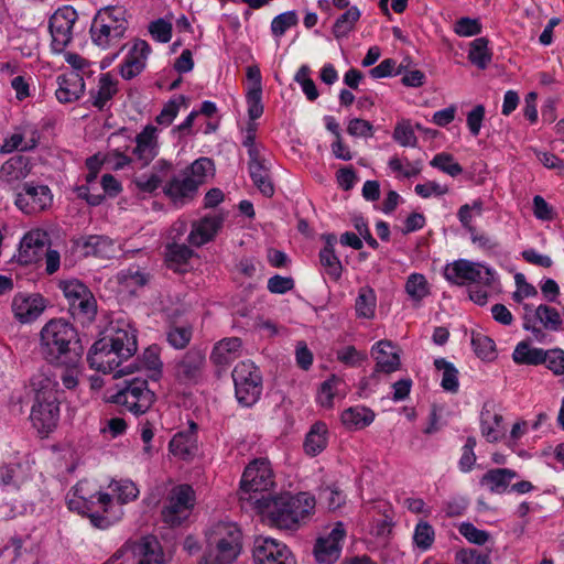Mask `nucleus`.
<instances>
[{
  "label": "nucleus",
  "mask_w": 564,
  "mask_h": 564,
  "mask_svg": "<svg viewBox=\"0 0 564 564\" xmlns=\"http://www.w3.org/2000/svg\"><path fill=\"white\" fill-rule=\"evenodd\" d=\"M138 350L137 330L129 324L112 327L106 335L94 343L88 351L90 368L104 373L113 372L120 378L130 372L129 367H121Z\"/></svg>",
  "instance_id": "f257e3e1"
},
{
  "label": "nucleus",
  "mask_w": 564,
  "mask_h": 564,
  "mask_svg": "<svg viewBox=\"0 0 564 564\" xmlns=\"http://www.w3.org/2000/svg\"><path fill=\"white\" fill-rule=\"evenodd\" d=\"M256 510L263 514L272 525L279 529L296 530L312 514L315 498L307 492L291 495L281 494L275 497L261 496L253 500Z\"/></svg>",
  "instance_id": "f03ea898"
},
{
  "label": "nucleus",
  "mask_w": 564,
  "mask_h": 564,
  "mask_svg": "<svg viewBox=\"0 0 564 564\" xmlns=\"http://www.w3.org/2000/svg\"><path fill=\"white\" fill-rule=\"evenodd\" d=\"M40 347L48 364L80 362L85 350L77 329L63 318H53L42 327Z\"/></svg>",
  "instance_id": "7ed1b4c3"
},
{
  "label": "nucleus",
  "mask_w": 564,
  "mask_h": 564,
  "mask_svg": "<svg viewBox=\"0 0 564 564\" xmlns=\"http://www.w3.org/2000/svg\"><path fill=\"white\" fill-rule=\"evenodd\" d=\"M31 388L34 402L30 420L37 432L46 436L59 420L58 382L44 372H37L31 378Z\"/></svg>",
  "instance_id": "20e7f679"
},
{
  "label": "nucleus",
  "mask_w": 564,
  "mask_h": 564,
  "mask_svg": "<svg viewBox=\"0 0 564 564\" xmlns=\"http://www.w3.org/2000/svg\"><path fill=\"white\" fill-rule=\"evenodd\" d=\"M242 550V532L236 523L217 522L206 532V551L198 564H232Z\"/></svg>",
  "instance_id": "39448f33"
},
{
  "label": "nucleus",
  "mask_w": 564,
  "mask_h": 564,
  "mask_svg": "<svg viewBox=\"0 0 564 564\" xmlns=\"http://www.w3.org/2000/svg\"><path fill=\"white\" fill-rule=\"evenodd\" d=\"M274 474L271 464L265 458L252 460L246 468L240 481V500L248 502L256 509V502L261 496L272 497Z\"/></svg>",
  "instance_id": "423d86ee"
},
{
  "label": "nucleus",
  "mask_w": 564,
  "mask_h": 564,
  "mask_svg": "<svg viewBox=\"0 0 564 564\" xmlns=\"http://www.w3.org/2000/svg\"><path fill=\"white\" fill-rule=\"evenodd\" d=\"M110 401L134 415H141L154 403L155 393L149 388L148 379L138 376L126 379Z\"/></svg>",
  "instance_id": "0eeeda50"
},
{
  "label": "nucleus",
  "mask_w": 564,
  "mask_h": 564,
  "mask_svg": "<svg viewBox=\"0 0 564 564\" xmlns=\"http://www.w3.org/2000/svg\"><path fill=\"white\" fill-rule=\"evenodd\" d=\"M59 288L68 302V311L74 319L85 324L97 313V303L90 290L79 280L62 281Z\"/></svg>",
  "instance_id": "6e6552de"
},
{
  "label": "nucleus",
  "mask_w": 564,
  "mask_h": 564,
  "mask_svg": "<svg viewBox=\"0 0 564 564\" xmlns=\"http://www.w3.org/2000/svg\"><path fill=\"white\" fill-rule=\"evenodd\" d=\"M523 328L531 332L533 338L543 343L546 338L545 330L558 332L562 329V317L560 312L550 305L540 304L533 308L531 304H523Z\"/></svg>",
  "instance_id": "1a4fd4ad"
},
{
  "label": "nucleus",
  "mask_w": 564,
  "mask_h": 564,
  "mask_svg": "<svg viewBox=\"0 0 564 564\" xmlns=\"http://www.w3.org/2000/svg\"><path fill=\"white\" fill-rule=\"evenodd\" d=\"M231 376L238 402L245 406L254 404L262 391V377L254 364L251 361L238 362Z\"/></svg>",
  "instance_id": "9d476101"
},
{
  "label": "nucleus",
  "mask_w": 564,
  "mask_h": 564,
  "mask_svg": "<svg viewBox=\"0 0 564 564\" xmlns=\"http://www.w3.org/2000/svg\"><path fill=\"white\" fill-rule=\"evenodd\" d=\"M195 501L192 486L185 484L173 487L161 511L163 522L172 528L181 525L189 517Z\"/></svg>",
  "instance_id": "9b49d317"
},
{
  "label": "nucleus",
  "mask_w": 564,
  "mask_h": 564,
  "mask_svg": "<svg viewBox=\"0 0 564 564\" xmlns=\"http://www.w3.org/2000/svg\"><path fill=\"white\" fill-rule=\"evenodd\" d=\"M444 276L448 282L456 285L476 283L482 286H491L494 270L480 262L459 259L446 264Z\"/></svg>",
  "instance_id": "f8f14e48"
},
{
  "label": "nucleus",
  "mask_w": 564,
  "mask_h": 564,
  "mask_svg": "<svg viewBox=\"0 0 564 564\" xmlns=\"http://www.w3.org/2000/svg\"><path fill=\"white\" fill-rule=\"evenodd\" d=\"M53 195L47 185L25 182L15 193L14 204L24 214L32 215L52 205Z\"/></svg>",
  "instance_id": "ddd939ff"
},
{
  "label": "nucleus",
  "mask_w": 564,
  "mask_h": 564,
  "mask_svg": "<svg viewBox=\"0 0 564 564\" xmlns=\"http://www.w3.org/2000/svg\"><path fill=\"white\" fill-rule=\"evenodd\" d=\"M206 352L198 347L188 349L174 365V377L182 384H197L206 370Z\"/></svg>",
  "instance_id": "4468645a"
},
{
  "label": "nucleus",
  "mask_w": 564,
  "mask_h": 564,
  "mask_svg": "<svg viewBox=\"0 0 564 564\" xmlns=\"http://www.w3.org/2000/svg\"><path fill=\"white\" fill-rule=\"evenodd\" d=\"M78 15L75 9L65 6L56 10L50 18L48 29L52 35V48L61 53L73 39V26Z\"/></svg>",
  "instance_id": "2eb2a0df"
},
{
  "label": "nucleus",
  "mask_w": 564,
  "mask_h": 564,
  "mask_svg": "<svg viewBox=\"0 0 564 564\" xmlns=\"http://www.w3.org/2000/svg\"><path fill=\"white\" fill-rule=\"evenodd\" d=\"M253 560L256 564H294L289 547L272 538H258L253 547Z\"/></svg>",
  "instance_id": "dca6fc26"
},
{
  "label": "nucleus",
  "mask_w": 564,
  "mask_h": 564,
  "mask_svg": "<svg viewBox=\"0 0 564 564\" xmlns=\"http://www.w3.org/2000/svg\"><path fill=\"white\" fill-rule=\"evenodd\" d=\"M14 317L23 324L37 319L46 308L45 299L39 293H18L12 300Z\"/></svg>",
  "instance_id": "f3484780"
},
{
  "label": "nucleus",
  "mask_w": 564,
  "mask_h": 564,
  "mask_svg": "<svg viewBox=\"0 0 564 564\" xmlns=\"http://www.w3.org/2000/svg\"><path fill=\"white\" fill-rule=\"evenodd\" d=\"M134 164L139 167L148 166L159 154L158 129L147 126L135 135V145L131 151Z\"/></svg>",
  "instance_id": "a211bd4d"
},
{
  "label": "nucleus",
  "mask_w": 564,
  "mask_h": 564,
  "mask_svg": "<svg viewBox=\"0 0 564 564\" xmlns=\"http://www.w3.org/2000/svg\"><path fill=\"white\" fill-rule=\"evenodd\" d=\"M344 538L345 530L341 523H337L327 536L318 538L314 546L316 561L321 564H333L336 562L340 556V543Z\"/></svg>",
  "instance_id": "6ab92c4d"
},
{
  "label": "nucleus",
  "mask_w": 564,
  "mask_h": 564,
  "mask_svg": "<svg viewBox=\"0 0 564 564\" xmlns=\"http://www.w3.org/2000/svg\"><path fill=\"white\" fill-rule=\"evenodd\" d=\"M84 499L85 509L83 514L87 516L95 528L107 529L111 522L105 516L112 505V498L107 492L98 491L88 498L84 495L78 496Z\"/></svg>",
  "instance_id": "aec40b11"
},
{
  "label": "nucleus",
  "mask_w": 564,
  "mask_h": 564,
  "mask_svg": "<svg viewBox=\"0 0 564 564\" xmlns=\"http://www.w3.org/2000/svg\"><path fill=\"white\" fill-rule=\"evenodd\" d=\"M151 47L144 40H138L127 54L124 61L119 66V73L126 80H130L140 75L145 66Z\"/></svg>",
  "instance_id": "412c9836"
},
{
  "label": "nucleus",
  "mask_w": 564,
  "mask_h": 564,
  "mask_svg": "<svg viewBox=\"0 0 564 564\" xmlns=\"http://www.w3.org/2000/svg\"><path fill=\"white\" fill-rule=\"evenodd\" d=\"M32 167L30 158L21 154L13 155L0 166V183L13 188L30 175Z\"/></svg>",
  "instance_id": "4be33fe9"
},
{
  "label": "nucleus",
  "mask_w": 564,
  "mask_h": 564,
  "mask_svg": "<svg viewBox=\"0 0 564 564\" xmlns=\"http://www.w3.org/2000/svg\"><path fill=\"white\" fill-rule=\"evenodd\" d=\"M247 78L251 83L247 94L246 101L248 106V116L250 120L259 119L263 113L262 105V76L257 65L247 67Z\"/></svg>",
  "instance_id": "5701e85b"
},
{
  "label": "nucleus",
  "mask_w": 564,
  "mask_h": 564,
  "mask_svg": "<svg viewBox=\"0 0 564 564\" xmlns=\"http://www.w3.org/2000/svg\"><path fill=\"white\" fill-rule=\"evenodd\" d=\"M248 172L253 185L264 197L270 198L274 195L270 164L264 156L248 160Z\"/></svg>",
  "instance_id": "b1692460"
},
{
  "label": "nucleus",
  "mask_w": 564,
  "mask_h": 564,
  "mask_svg": "<svg viewBox=\"0 0 564 564\" xmlns=\"http://www.w3.org/2000/svg\"><path fill=\"white\" fill-rule=\"evenodd\" d=\"M58 88L55 91L59 102L67 104L80 98L85 90V82L78 72H69L57 77Z\"/></svg>",
  "instance_id": "393cba45"
},
{
  "label": "nucleus",
  "mask_w": 564,
  "mask_h": 564,
  "mask_svg": "<svg viewBox=\"0 0 564 564\" xmlns=\"http://www.w3.org/2000/svg\"><path fill=\"white\" fill-rule=\"evenodd\" d=\"M224 218L218 215L205 216L198 221L193 223L188 235V242L194 247H200L214 239L223 225Z\"/></svg>",
  "instance_id": "a878e982"
},
{
  "label": "nucleus",
  "mask_w": 564,
  "mask_h": 564,
  "mask_svg": "<svg viewBox=\"0 0 564 564\" xmlns=\"http://www.w3.org/2000/svg\"><path fill=\"white\" fill-rule=\"evenodd\" d=\"M198 186L184 174L182 176L172 177L164 187L165 195L176 206H183L191 202L197 194Z\"/></svg>",
  "instance_id": "bb28decb"
},
{
  "label": "nucleus",
  "mask_w": 564,
  "mask_h": 564,
  "mask_svg": "<svg viewBox=\"0 0 564 564\" xmlns=\"http://www.w3.org/2000/svg\"><path fill=\"white\" fill-rule=\"evenodd\" d=\"M376 372L391 373L401 366L400 356L390 340H380L371 349Z\"/></svg>",
  "instance_id": "cd10ccee"
},
{
  "label": "nucleus",
  "mask_w": 564,
  "mask_h": 564,
  "mask_svg": "<svg viewBox=\"0 0 564 564\" xmlns=\"http://www.w3.org/2000/svg\"><path fill=\"white\" fill-rule=\"evenodd\" d=\"M118 80L110 73L101 74L96 89L89 91L91 105L99 111L109 107V102L118 93Z\"/></svg>",
  "instance_id": "c85d7f7f"
},
{
  "label": "nucleus",
  "mask_w": 564,
  "mask_h": 564,
  "mask_svg": "<svg viewBox=\"0 0 564 564\" xmlns=\"http://www.w3.org/2000/svg\"><path fill=\"white\" fill-rule=\"evenodd\" d=\"M82 248L86 257L112 259L118 253L116 241L104 235H90L83 238Z\"/></svg>",
  "instance_id": "c756f323"
},
{
  "label": "nucleus",
  "mask_w": 564,
  "mask_h": 564,
  "mask_svg": "<svg viewBox=\"0 0 564 564\" xmlns=\"http://www.w3.org/2000/svg\"><path fill=\"white\" fill-rule=\"evenodd\" d=\"M46 250L45 241L39 231H30L22 238L19 247V262L32 264L37 262Z\"/></svg>",
  "instance_id": "7c9ffc66"
},
{
  "label": "nucleus",
  "mask_w": 564,
  "mask_h": 564,
  "mask_svg": "<svg viewBox=\"0 0 564 564\" xmlns=\"http://www.w3.org/2000/svg\"><path fill=\"white\" fill-rule=\"evenodd\" d=\"M518 474L509 468H492L486 471L479 479V485L488 489L491 494H503L509 487L512 479Z\"/></svg>",
  "instance_id": "2f4dec72"
},
{
  "label": "nucleus",
  "mask_w": 564,
  "mask_h": 564,
  "mask_svg": "<svg viewBox=\"0 0 564 564\" xmlns=\"http://www.w3.org/2000/svg\"><path fill=\"white\" fill-rule=\"evenodd\" d=\"M133 553L140 556L139 564H165L161 544L152 535L143 536L134 543Z\"/></svg>",
  "instance_id": "473e14b6"
},
{
  "label": "nucleus",
  "mask_w": 564,
  "mask_h": 564,
  "mask_svg": "<svg viewBox=\"0 0 564 564\" xmlns=\"http://www.w3.org/2000/svg\"><path fill=\"white\" fill-rule=\"evenodd\" d=\"M194 251L184 243L171 242L165 247V262L169 269L176 273L187 271L189 259Z\"/></svg>",
  "instance_id": "72a5a7b5"
},
{
  "label": "nucleus",
  "mask_w": 564,
  "mask_h": 564,
  "mask_svg": "<svg viewBox=\"0 0 564 564\" xmlns=\"http://www.w3.org/2000/svg\"><path fill=\"white\" fill-rule=\"evenodd\" d=\"M241 345L238 337L224 338L214 346L210 360L217 366H227L238 357Z\"/></svg>",
  "instance_id": "f704fd0d"
},
{
  "label": "nucleus",
  "mask_w": 564,
  "mask_h": 564,
  "mask_svg": "<svg viewBox=\"0 0 564 564\" xmlns=\"http://www.w3.org/2000/svg\"><path fill=\"white\" fill-rule=\"evenodd\" d=\"M335 242L336 237L334 235H329L326 237V243L324 248L319 251V262L324 268L326 274L334 281H337L341 276L343 265L338 257L335 254Z\"/></svg>",
  "instance_id": "c9c22d12"
},
{
  "label": "nucleus",
  "mask_w": 564,
  "mask_h": 564,
  "mask_svg": "<svg viewBox=\"0 0 564 564\" xmlns=\"http://www.w3.org/2000/svg\"><path fill=\"white\" fill-rule=\"evenodd\" d=\"M93 42L102 50L117 45L122 36V29L109 28L108 24H100L93 21L90 26Z\"/></svg>",
  "instance_id": "e433bc0d"
},
{
  "label": "nucleus",
  "mask_w": 564,
  "mask_h": 564,
  "mask_svg": "<svg viewBox=\"0 0 564 564\" xmlns=\"http://www.w3.org/2000/svg\"><path fill=\"white\" fill-rule=\"evenodd\" d=\"M328 429L324 422L314 423L304 441V451L310 456H316L327 446Z\"/></svg>",
  "instance_id": "4c0bfd02"
},
{
  "label": "nucleus",
  "mask_w": 564,
  "mask_h": 564,
  "mask_svg": "<svg viewBox=\"0 0 564 564\" xmlns=\"http://www.w3.org/2000/svg\"><path fill=\"white\" fill-rule=\"evenodd\" d=\"M512 359L518 365L539 366L545 361V350L531 347L528 341H520L512 354Z\"/></svg>",
  "instance_id": "58836bf2"
},
{
  "label": "nucleus",
  "mask_w": 564,
  "mask_h": 564,
  "mask_svg": "<svg viewBox=\"0 0 564 564\" xmlns=\"http://www.w3.org/2000/svg\"><path fill=\"white\" fill-rule=\"evenodd\" d=\"M341 422L349 429H364L375 420V413L365 406H352L341 413Z\"/></svg>",
  "instance_id": "ea45409f"
},
{
  "label": "nucleus",
  "mask_w": 564,
  "mask_h": 564,
  "mask_svg": "<svg viewBox=\"0 0 564 564\" xmlns=\"http://www.w3.org/2000/svg\"><path fill=\"white\" fill-rule=\"evenodd\" d=\"M488 45L489 41L484 36L475 39L469 45L468 59L479 69H486L491 62L492 53Z\"/></svg>",
  "instance_id": "a19ab883"
},
{
  "label": "nucleus",
  "mask_w": 564,
  "mask_h": 564,
  "mask_svg": "<svg viewBox=\"0 0 564 564\" xmlns=\"http://www.w3.org/2000/svg\"><path fill=\"white\" fill-rule=\"evenodd\" d=\"M436 370L442 371L441 387L452 393H456L459 388L458 370L454 364L447 361L445 358H436L434 360Z\"/></svg>",
  "instance_id": "79ce46f5"
},
{
  "label": "nucleus",
  "mask_w": 564,
  "mask_h": 564,
  "mask_svg": "<svg viewBox=\"0 0 564 564\" xmlns=\"http://www.w3.org/2000/svg\"><path fill=\"white\" fill-rule=\"evenodd\" d=\"M360 10L357 7H349L335 21L332 29L334 36L337 40L346 37L355 29V25L360 19Z\"/></svg>",
  "instance_id": "37998d69"
},
{
  "label": "nucleus",
  "mask_w": 564,
  "mask_h": 564,
  "mask_svg": "<svg viewBox=\"0 0 564 564\" xmlns=\"http://www.w3.org/2000/svg\"><path fill=\"white\" fill-rule=\"evenodd\" d=\"M377 296L373 289L362 286L359 289L355 302L356 315L361 318H372L375 316Z\"/></svg>",
  "instance_id": "c03bdc74"
},
{
  "label": "nucleus",
  "mask_w": 564,
  "mask_h": 564,
  "mask_svg": "<svg viewBox=\"0 0 564 564\" xmlns=\"http://www.w3.org/2000/svg\"><path fill=\"white\" fill-rule=\"evenodd\" d=\"M344 386L341 379L332 376L329 379L321 384L317 393V402L323 408L330 409L334 405V399L341 392L340 387Z\"/></svg>",
  "instance_id": "a18cd8bd"
},
{
  "label": "nucleus",
  "mask_w": 564,
  "mask_h": 564,
  "mask_svg": "<svg viewBox=\"0 0 564 564\" xmlns=\"http://www.w3.org/2000/svg\"><path fill=\"white\" fill-rule=\"evenodd\" d=\"M100 24H108L109 28L122 29V36L128 29V22L124 19V12L121 9L117 8H105L98 11L95 15L94 20Z\"/></svg>",
  "instance_id": "49530a36"
},
{
  "label": "nucleus",
  "mask_w": 564,
  "mask_h": 564,
  "mask_svg": "<svg viewBox=\"0 0 564 564\" xmlns=\"http://www.w3.org/2000/svg\"><path fill=\"white\" fill-rule=\"evenodd\" d=\"M406 294L416 302L422 301L430 294V285L426 278L421 273H412L405 282Z\"/></svg>",
  "instance_id": "de8ad7c7"
},
{
  "label": "nucleus",
  "mask_w": 564,
  "mask_h": 564,
  "mask_svg": "<svg viewBox=\"0 0 564 564\" xmlns=\"http://www.w3.org/2000/svg\"><path fill=\"white\" fill-rule=\"evenodd\" d=\"M214 171V163L208 158H199L195 160L189 167L184 171L186 177H191L193 182L199 187L205 183L208 173Z\"/></svg>",
  "instance_id": "09e8293b"
},
{
  "label": "nucleus",
  "mask_w": 564,
  "mask_h": 564,
  "mask_svg": "<svg viewBox=\"0 0 564 564\" xmlns=\"http://www.w3.org/2000/svg\"><path fill=\"white\" fill-rule=\"evenodd\" d=\"M471 346L480 359L489 361L496 358V344L487 335L474 332L471 334Z\"/></svg>",
  "instance_id": "8fccbe9b"
},
{
  "label": "nucleus",
  "mask_w": 564,
  "mask_h": 564,
  "mask_svg": "<svg viewBox=\"0 0 564 564\" xmlns=\"http://www.w3.org/2000/svg\"><path fill=\"white\" fill-rule=\"evenodd\" d=\"M299 23V15L296 11L291 10L283 13H280L279 15L274 17L271 22V32L274 37H281L285 34V32L296 26Z\"/></svg>",
  "instance_id": "3c124183"
},
{
  "label": "nucleus",
  "mask_w": 564,
  "mask_h": 564,
  "mask_svg": "<svg viewBox=\"0 0 564 564\" xmlns=\"http://www.w3.org/2000/svg\"><path fill=\"white\" fill-rule=\"evenodd\" d=\"M433 167L441 170L442 172L455 177L463 173V167L459 163L454 160V156L449 153L436 154L431 163Z\"/></svg>",
  "instance_id": "603ef678"
},
{
  "label": "nucleus",
  "mask_w": 564,
  "mask_h": 564,
  "mask_svg": "<svg viewBox=\"0 0 564 564\" xmlns=\"http://www.w3.org/2000/svg\"><path fill=\"white\" fill-rule=\"evenodd\" d=\"M192 335L191 327L173 326L166 333V340L175 349H183L189 344Z\"/></svg>",
  "instance_id": "864d4df0"
},
{
  "label": "nucleus",
  "mask_w": 564,
  "mask_h": 564,
  "mask_svg": "<svg viewBox=\"0 0 564 564\" xmlns=\"http://www.w3.org/2000/svg\"><path fill=\"white\" fill-rule=\"evenodd\" d=\"M143 366L151 371V378L158 380L162 372V361L160 359L159 348L156 346L148 347L141 359Z\"/></svg>",
  "instance_id": "5fc2aeb1"
},
{
  "label": "nucleus",
  "mask_w": 564,
  "mask_h": 564,
  "mask_svg": "<svg viewBox=\"0 0 564 564\" xmlns=\"http://www.w3.org/2000/svg\"><path fill=\"white\" fill-rule=\"evenodd\" d=\"M185 100H186L185 97L182 95L169 100L164 105L161 112L156 116L155 121L161 126H170L173 122V120L176 118V116L180 111L181 105L185 104Z\"/></svg>",
  "instance_id": "6e6d98bb"
},
{
  "label": "nucleus",
  "mask_w": 564,
  "mask_h": 564,
  "mask_svg": "<svg viewBox=\"0 0 564 564\" xmlns=\"http://www.w3.org/2000/svg\"><path fill=\"white\" fill-rule=\"evenodd\" d=\"M110 487H112V491L117 494V499L120 503L132 501L139 496L138 487L129 479L115 481Z\"/></svg>",
  "instance_id": "4d7b16f0"
},
{
  "label": "nucleus",
  "mask_w": 564,
  "mask_h": 564,
  "mask_svg": "<svg viewBox=\"0 0 564 564\" xmlns=\"http://www.w3.org/2000/svg\"><path fill=\"white\" fill-rule=\"evenodd\" d=\"M388 166L393 171L394 173L401 174L405 178H411L416 175H419L422 171V163L421 161H414L410 162L406 161V167L403 166V161L401 158L394 155L390 158L388 162Z\"/></svg>",
  "instance_id": "13d9d810"
},
{
  "label": "nucleus",
  "mask_w": 564,
  "mask_h": 564,
  "mask_svg": "<svg viewBox=\"0 0 564 564\" xmlns=\"http://www.w3.org/2000/svg\"><path fill=\"white\" fill-rule=\"evenodd\" d=\"M434 538L435 532L430 523L421 521L416 524L413 540L419 549L423 551L430 549L434 542Z\"/></svg>",
  "instance_id": "bf43d9fd"
},
{
  "label": "nucleus",
  "mask_w": 564,
  "mask_h": 564,
  "mask_svg": "<svg viewBox=\"0 0 564 564\" xmlns=\"http://www.w3.org/2000/svg\"><path fill=\"white\" fill-rule=\"evenodd\" d=\"M311 69L307 65H302L300 69L297 70L294 79L296 83H299L302 87L303 93L305 94L306 98L311 101L317 99L318 97V90L316 88V85L314 80L310 77Z\"/></svg>",
  "instance_id": "052dcab7"
},
{
  "label": "nucleus",
  "mask_w": 564,
  "mask_h": 564,
  "mask_svg": "<svg viewBox=\"0 0 564 564\" xmlns=\"http://www.w3.org/2000/svg\"><path fill=\"white\" fill-rule=\"evenodd\" d=\"M393 139L402 147H415L417 144V138L409 121H401L395 126Z\"/></svg>",
  "instance_id": "680f3d73"
},
{
  "label": "nucleus",
  "mask_w": 564,
  "mask_h": 564,
  "mask_svg": "<svg viewBox=\"0 0 564 564\" xmlns=\"http://www.w3.org/2000/svg\"><path fill=\"white\" fill-rule=\"evenodd\" d=\"M458 532L470 543L484 545L489 540V533L477 529L470 522H463L458 527Z\"/></svg>",
  "instance_id": "e2e57ef3"
},
{
  "label": "nucleus",
  "mask_w": 564,
  "mask_h": 564,
  "mask_svg": "<svg viewBox=\"0 0 564 564\" xmlns=\"http://www.w3.org/2000/svg\"><path fill=\"white\" fill-rule=\"evenodd\" d=\"M544 365L554 376L564 375V350L561 348L545 350Z\"/></svg>",
  "instance_id": "0e129e2a"
},
{
  "label": "nucleus",
  "mask_w": 564,
  "mask_h": 564,
  "mask_svg": "<svg viewBox=\"0 0 564 564\" xmlns=\"http://www.w3.org/2000/svg\"><path fill=\"white\" fill-rule=\"evenodd\" d=\"M481 24L477 19L460 18L454 24V32L459 36H474L481 32Z\"/></svg>",
  "instance_id": "69168bd1"
},
{
  "label": "nucleus",
  "mask_w": 564,
  "mask_h": 564,
  "mask_svg": "<svg viewBox=\"0 0 564 564\" xmlns=\"http://www.w3.org/2000/svg\"><path fill=\"white\" fill-rule=\"evenodd\" d=\"M79 364L80 362L53 364L54 366L64 367L61 380L63 386L68 390H73L78 386V376L80 373Z\"/></svg>",
  "instance_id": "338daca9"
},
{
  "label": "nucleus",
  "mask_w": 564,
  "mask_h": 564,
  "mask_svg": "<svg viewBox=\"0 0 564 564\" xmlns=\"http://www.w3.org/2000/svg\"><path fill=\"white\" fill-rule=\"evenodd\" d=\"M149 32L160 43H167L172 37V24L164 19H158L150 23Z\"/></svg>",
  "instance_id": "774afa93"
}]
</instances>
